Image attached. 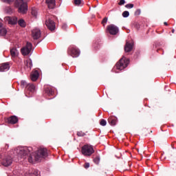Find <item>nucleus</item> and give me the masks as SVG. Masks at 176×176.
I'll use <instances>...</instances> for the list:
<instances>
[{
  "label": "nucleus",
  "mask_w": 176,
  "mask_h": 176,
  "mask_svg": "<svg viewBox=\"0 0 176 176\" xmlns=\"http://www.w3.org/2000/svg\"><path fill=\"white\" fill-rule=\"evenodd\" d=\"M16 153L20 156L21 159H27L29 163H34V162H41L42 159L47 157V148H40L38 150L34 153L32 152V147H21L17 148L15 150Z\"/></svg>",
  "instance_id": "nucleus-1"
},
{
  "label": "nucleus",
  "mask_w": 176,
  "mask_h": 176,
  "mask_svg": "<svg viewBox=\"0 0 176 176\" xmlns=\"http://www.w3.org/2000/svg\"><path fill=\"white\" fill-rule=\"evenodd\" d=\"M24 1L25 0H16L15 1V6L18 8V12L19 13H22L23 14L27 13V11L28 10L27 3L24 2Z\"/></svg>",
  "instance_id": "nucleus-2"
},
{
  "label": "nucleus",
  "mask_w": 176,
  "mask_h": 176,
  "mask_svg": "<svg viewBox=\"0 0 176 176\" xmlns=\"http://www.w3.org/2000/svg\"><path fill=\"white\" fill-rule=\"evenodd\" d=\"M130 63V60L129 58H126V57L123 56L116 65L117 69L122 71L126 68L127 65Z\"/></svg>",
  "instance_id": "nucleus-3"
},
{
  "label": "nucleus",
  "mask_w": 176,
  "mask_h": 176,
  "mask_svg": "<svg viewBox=\"0 0 176 176\" xmlns=\"http://www.w3.org/2000/svg\"><path fill=\"white\" fill-rule=\"evenodd\" d=\"M81 152L85 156H91L94 153V148L92 146L85 144L82 147Z\"/></svg>",
  "instance_id": "nucleus-4"
},
{
  "label": "nucleus",
  "mask_w": 176,
  "mask_h": 176,
  "mask_svg": "<svg viewBox=\"0 0 176 176\" xmlns=\"http://www.w3.org/2000/svg\"><path fill=\"white\" fill-rule=\"evenodd\" d=\"M67 54L73 58L79 57L80 51H79V49L76 47L70 46L67 50Z\"/></svg>",
  "instance_id": "nucleus-5"
},
{
  "label": "nucleus",
  "mask_w": 176,
  "mask_h": 176,
  "mask_svg": "<svg viewBox=\"0 0 176 176\" xmlns=\"http://www.w3.org/2000/svg\"><path fill=\"white\" fill-rule=\"evenodd\" d=\"M32 50V43L27 42L25 46L21 49V53L23 56H28Z\"/></svg>",
  "instance_id": "nucleus-6"
},
{
  "label": "nucleus",
  "mask_w": 176,
  "mask_h": 176,
  "mask_svg": "<svg viewBox=\"0 0 176 176\" xmlns=\"http://www.w3.org/2000/svg\"><path fill=\"white\" fill-rule=\"evenodd\" d=\"M107 30L111 35H117L119 32V28L113 24H111L107 26Z\"/></svg>",
  "instance_id": "nucleus-7"
},
{
  "label": "nucleus",
  "mask_w": 176,
  "mask_h": 176,
  "mask_svg": "<svg viewBox=\"0 0 176 176\" xmlns=\"http://www.w3.org/2000/svg\"><path fill=\"white\" fill-rule=\"evenodd\" d=\"M4 120L6 123H8L9 124H16V123L19 122V118L16 116H12L9 118H6Z\"/></svg>",
  "instance_id": "nucleus-8"
},
{
  "label": "nucleus",
  "mask_w": 176,
  "mask_h": 176,
  "mask_svg": "<svg viewBox=\"0 0 176 176\" xmlns=\"http://www.w3.org/2000/svg\"><path fill=\"white\" fill-rule=\"evenodd\" d=\"M32 38L36 41L41 38V30L38 28L33 29L32 30Z\"/></svg>",
  "instance_id": "nucleus-9"
},
{
  "label": "nucleus",
  "mask_w": 176,
  "mask_h": 176,
  "mask_svg": "<svg viewBox=\"0 0 176 176\" xmlns=\"http://www.w3.org/2000/svg\"><path fill=\"white\" fill-rule=\"evenodd\" d=\"M45 25L50 31H54L56 30V23L50 19H48L45 21Z\"/></svg>",
  "instance_id": "nucleus-10"
},
{
  "label": "nucleus",
  "mask_w": 176,
  "mask_h": 176,
  "mask_svg": "<svg viewBox=\"0 0 176 176\" xmlns=\"http://www.w3.org/2000/svg\"><path fill=\"white\" fill-rule=\"evenodd\" d=\"M4 20L8 24H11L12 25H14V24H17V17L16 16H6L4 18Z\"/></svg>",
  "instance_id": "nucleus-11"
},
{
  "label": "nucleus",
  "mask_w": 176,
  "mask_h": 176,
  "mask_svg": "<svg viewBox=\"0 0 176 176\" xmlns=\"http://www.w3.org/2000/svg\"><path fill=\"white\" fill-rule=\"evenodd\" d=\"M13 160H12V157H6L4 160H3L2 164L4 167H9L10 164H12Z\"/></svg>",
  "instance_id": "nucleus-12"
},
{
  "label": "nucleus",
  "mask_w": 176,
  "mask_h": 176,
  "mask_svg": "<svg viewBox=\"0 0 176 176\" xmlns=\"http://www.w3.org/2000/svg\"><path fill=\"white\" fill-rule=\"evenodd\" d=\"M38 78H39V72H38V70L32 72L30 74L31 80H32V82H36V80H38Z\"/></svg>",
  "instance_id": "nucleus-13"
},
{
  "label": "nucleus",
  "mask_w": 176,
  "mask_h": 176,
  "mask_svg": "<svg viewBox=\"0 0 176 176\" xmlns=\"http://www.w3.org/2000/svg\"><path fill=\"white\" fill-rule=\"evenodd\" d=\"M45 93L47 96H54V88L52 87H45Z\"/></svg>",
  "instance_id": "nucleus-14"
},
{
  "label": "nucleus",
  "mask_w": 176,
  "mask_h": 176,
  "mask_svg": "<svg viewBox=\"0 0 176 176\" xmlns=\"http://www.w3.org/2000/svg\"><path fill=\"white\" fill-rule=\"evenodd\" d=\"M133 46H134L133 43L126 42L124 46L126 53H129V52H131L133 50Z\"/></svg>",
  "instance_id": "nucleus-15"
},
{
  "label": "nucleus",
  "mask_w": 176,
  "mask_h": 176,
  "mask_svg": "<svg viewBox=\"0 0 176 176\" xmlns=\"http://www.w3.org/2000/svg\"><path fill=\"white\" fill-rule=\"evenodd\" d=\"M10 65L8 63H5L0 65V72H4L5 71H9Z\"/></svg>",
  "instance_id": "nucleus-16"
},
{
  "label": "nucleus",
  "mask_w": 176,
  "mask_h": 176,
  "mask_svg": "<svg viewBox=\"0 0 176 176\" xmlns=\"http://www.w3.org/2000/svg\"><path fill=\"white\" fill-rule=\"evenodd\" d=\"M49 9H54L56 6V0H45Z\"/></svg>",
  "instance_id": "nucleus-17"
},
{
  "label": "nucleus",
  "mask_w": 176,
  "mask_h": 176,
  "mask_svg": "<svg viewBox=\"0 0 176 176\" xmlns=\"http://www.w3.org/2000/svg\"><path fill=\"white\" fill-rule=\"evenodd\" d=\"M25 68L28 69V71H31V68H32V60L31 59H28L24 61Z\"/></svg>",
  "instance_id": "nucleus-18"
},
{
  "label": "nucleus",
  "mask_w": 176,
  "mask_h": 176,
  "mask_svg": "<svg viewBox=\"0 0 176 176\" xmlns=\"http://www.w3.org/2000/svg\"><path fill=\"white\" fill-rule=\"evenodd\" d=\"M108 122L111 126H116L118 122V118L116 116H111L108 119Z\"/></svg>",
  "instance_id": "nucleus-19"
},
{
  "label": "nucleus",
  "mask_w": 176,
  "mask_h": 176,
  "mask_svg": "<svg viewBox=\"0 0 176 176\" xmlns=\"http://www.w3.org/2000/svg\"><path fill=\"white\" fill-rule=\"evenodd\" d=\"M8 33V31L6 30V28L3 27V25L0 23V35L1 36H5L6 34Z\"/></svg>",
  "instance_id": "nucleus-20"
},
{
  "label": "nucleus",
  "mask_w": 176,
  "mask_h": 176,
  "mask_svg": "<svg viewBox=\"0 0 176 176\" xmlns=\"http://www.w3.org/2000/svg\"><path fill=\"white\" fill-rule=\"evenodd\" d=\"M26 89L30 91V93H34L35 90V85H34L33 84H28V85L26 86Z\"/></svg>",
  "instance_id": "nucleus-21"
},
{
  "label": "nucleus",
  "mask_w": 176,
  "mask_h": 176,
  "mask_svg": "<svg viewBox=\"0 0 176 176\" xmlns=\"http://www.w3.org/2000/svg\"><path fill=\"white\" fill-rule=\"evenodd\" d=\"M10 54L12 57H17V54H19V52L17 51V49L12 48L10 50Z\"/></svg>",
  "instance_id": "nucleus-22"
},
{
  "label": "nucleus",
  "mask_w": 176,
  "mask_h": 176,
  "mask_svg": "<svg viewBox=\"0 0 176 176\" xmlns=\"http://www.w3.org/2000/svg\"><path fill=\"white\" fill-rule=\"evenodd\" d=\"M18 24L20 25V27H23V28H25V21L24 19H19L18 21Z\"/></svg>",
  "instance_id": "nucleus-23"
},
{
  "label": "nucleus",
  "mask_w": 176,
  "mask_h": 176,
  "mask_svg": "<svg viewBox=\"0 0 176 176\" xmlns=\"http://www.w3.org/2000/svg\"><path fill=\"white\" fill-rule=\"evenodd\" d=\"M28 176H39V174L38 173L37 170H34L29 174H28Z\"/></svg>",
  "instance_id": "nucleus-24"
},
{
  "label": "nucleus",
  "mask_w": 176,
  "mask_h": 176,
  "mask_svg": "<svg viewBox=\"0 0 176 176\" xmlns=\"http://www.w3.org/2000/svg\"><path fill=\"white\" fill-rule=\"evenodd\" d=\"M32 14L34 17H36V16L38 15V12L36 11V9H35V8H32Z\"/></svg>",
  "instance_id": "nucleus-25"
},
{
  "label": "nucleus",
  "mask_w": 176,
  "mask_h": 176,
  "mask_svg": "<svg viewBox=\"0 0 176 176\" xmlns=\"http://www.w3.org/2000/svg\"><path fill=\"white\" fill-rule=\"evenodd\" d=\"M94 162L95 164H100V156H96L94 159Z\"/></svg>",
  "instance_id": "nucleus-26"
},
{
  "label": "nucleus",
  "mask_w": 176,
  "mask_h": 176,
  "mask_svg": "<svg viewBox=\"0 0 176 176\" xmlns=\"http://www.w3.org/2000/svg\"><path fill=\"white\" fill-rule=\"evenodd\" d=\"M77 135L78 137H85V135H86V133H85V132L83 131H78L77 132Z\"/></svg>",
  "instance_id": "nucleus-27"
},
{
  "label": "nucleus",
  "mask_w": 176,
  "mask_h": 176,
  "mask_svg": "<svg viewBox=\"0 0 176 176\" xmlns=\"http://www.w3.org/2000/svg\"><path fill=\"white\" fill-rule=\"evenodd\" d=\"M125 8H126L127 9H133V8H134V4L128 3L125 6Z\"/></svg>",
  "instance_id": "nucleus-28"
},
{
  "label": "nucleus",
  "mask_w": 176,
  "mask_h": 176,
  "mask_svg": "<svg viewBox=\"0 0 176 176\" xmlns=\"http://www.w3.org/2000/svg\"><path fill=\"white\" fill-rule=\"evenodd\" d=\"M28 85V84H27V82H25L24 80L21 81V87H27Z\"/></svg>",
  "instance_id": "nucleus-29"
},
{
  "label": "nucleus",
  "mask_w": 176,
  "mask_h": 176,
  "mask_svg": "<svg viewBox=\"0 0 176 176\" xmlns=\"http://www.w3.org/2000/svg\"><path fill=\"white\" fill-rule=\"evenodd\" d=\"M122 16L124 17H129V16H130V12H129V11H124L122 12Z\"/></svg>",
  "instance_id": "nucleus-30"
},
{
  "label": "nucleus",
  "mask_w": 176,
  "mask_h": 176,
  "mask_svg": "<svg viewBox=\"0 0 176 176\" xmlns=\"http://www.w3.org/2000/svg\"><path fill=\"white\" fill-rule=\"evenodd\" d=\"M100 124L101 126H107V121L104 119L100 120Z\"/></svg>",
  "instance_id": "nucleus-31"
},
{
  "label": "nucleus",
  "mask_w": 176,
  "mask_h": 176,
  "mask_svg": "<svg viewBox=\"0 0 176 176\" xmlns=\"http://www.w3.org/2000/svg\"><path fill=\"white\" fill-rule=\"evenodd\" d=\"M141 14V9H138L135 12V16H140Z\"/></svg>",
  "instance_id": "nucleus-32"
},
{
  "label": "nucleus",
  "mask_w": 176,
  "mask_h": 176,
  "mask_svg": "<svg viewBox=\"0 0 176 176\" xmlns=\"http://www.w3.org/2000/svg\"><path fill=\"white\" fill-rule=\"evenodd\" d=\"M107 21H108V18L104 17V18L102 19V24H103V25H104V24H107Z\"/></svg>",
  "instance_id": "nucleus-33"
},
{
  "label": "nucleus",
  "mask_w": 176,
  "mask_h": 176,
  "mask_svg": "<svg viewBox=\"0 0 176 176\" xmlns=\"http://www.w3.org/2000/svg\"><path fill=\"white\" fill-rule=\"evenodd\" d=\"M75 5H80L82 3V0H74Z\"/></svg>",
  "instance_id": "nucleus-34"
},
{
  "label": "nucleus",
  "mask_w": 176,
  "mask_h": 176,
  "mask_svg": "<svg viewBox=\"0 0 176 176\" xmlns=\"http://www.w3.org/2000/svg\"><path fill=\"white\" fill-rule=\"evenodd\" d=\"M124 3H126V1L120 0V2L118 3V5H120V6H122V5H124Z\"/></svg>",
  "instance_id": "nucleus-35"
},
{
  "label": "nucleus",
  "mask_w": 176,
  "mask_h": 176,
  "mask_svg": "<svg viewBox=\"0 0 176 176\" xmlns=\"http://www.w3.org/2000/svg\"><path fill=\"white\" fill-rule=\"evenodd\" d=\"M84 167L85 168H89V167H90V164L89 162H86L85 164H84Z\"/></svg>",
  "instance_id": "nucleus-36"
},
{
  "label": "nucleus",
  "mask_w": 176,
  "mask_h": 176,
  "mask_svg": "<svg viewBox=\"0 0 176 176\" xmlns=\"http://www.w3.org/2000/svg\"><path fill=\"white\" fill-rule=\"evenodd\" d=\"M62 28L63 30H67V23H63Z\"/></svg>",
  "instance_id": "nucleus-37"
},
{
  "label": "nucleus",
  "mask_w": 176,
  "mask_h": 176,
  "mask_svg": "<svg viewBox=\"0 0 176 176\" xmlns=\"http://www.w3.org/2000/svg\"><path fill=\"white\" fill-rule=\"evenodd\" d=\"M14 0H3L4 2H6L7 3H12Z\"/></svg>",
  "instance_id": "nucleus-38"
},
{
  "label": "nucleus",
  "mask_w": 176,
  "mask_h": 176,
  "mask_svg": "<svg viewBox=\"0 0 176 176\" xmlns=\"http://www.w3.org/2000/svg\"><path fill=\"white\" fill-rule=\"evenodd\" d=\"M135 28H137V30H139V28H140V23H135Z\"/></svg>",
  "instance_id": "nucleus-39"
},
{
  "label": "nucleus",
  "mask_w": 176,
  "mask_h": 176,
  "mask_svg": "<svg viewBox=\"0 0 176 176\" xmlns=\"http://www.w3.org/2000/svg\"><path fill=\"white\" fill-rule=\"evenodd\" d=\"M175 144H176V142H175L174 144H171V146H172V148L174 149L175 147H174V145H175Z\"/></svg>",
  "instance_id": "nucleus-40"
},
{
  "label": "nucleus",
  "mask_w": 176,
  "mask_h": 176,
  "mask_svg": "<svg viewBox=\"0 0 176 176\" xmlns=\"http://www.w3.org/2000/svg\"><path fill=\"white\" fill-rule=\"evenodd\" d=\"M164 25H168V23H167V22H164Z\"/></svg>",
  "instance_id": "nucleus-41"
},
{
  "label": "nucleus",
  "mask_w": 176,
  "mask_h": 176,
  "mask_svg": "<svg viewBox=\"0 0 176 176\" xmlns=\"http://www.w3.org/2000/svg\"><path fill=\"white\" fill-rule=\"evenodd\" d=\"M160 51H162V49L157 50V52H160Z\"/></svg>",
  "instance_id": "nucleus-42"
},
{
  "label": "nucleus",
  "mask_w": 176,
  "mask_h": 176,
  "mask_svg": "<svg viewBox=\"0 0 176 176\" xmlns=\"http://www.w3.org/2000/svg\"><path fill=\"white\" fill-rule=\"evenodd\" d=\"M175 32V30L174 29L172 30V33L174 34V32Z\"/></svg>",
  "instance_id": "nucleus-43"
},
{
  "label": "nucleus",
  "mask_w": 176,
  "mask_h": 176,
  "mask_svg": "<svg viewBox=\"0 0 176 176\" xmlns=\"http://www.w3.org/2000/svg\"><path fill=\"white\" fill-rule=\"evenodd\" d=\"M157 153H155V155H157Z\"/></svg>",
  "instance_id": "nucleus-44"
}]
</instances>
